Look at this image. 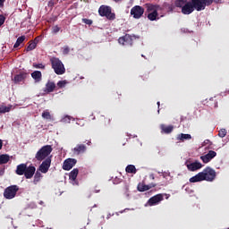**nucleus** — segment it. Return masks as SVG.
<instances>
[{
	"label": "nucleus",
	"instance_id": "nucleus-1",
	"mask_svg": "<svg viewBox=\"0 0 229 229\" xmlns=\"http://www.w3.org/2000/svg\"><path fill=\"white\" fill-rule=\"evenodd\" d=\"M51 153H53V147L51 145H45L35 155L38 162L43 161L38 168V171L43 173V174H46L49 171V167H51V158H53V156H50Z\"/></svg>",
	"mask_w": 229,
	"mask_h": 229
},
{
	"label": "nucleus",
	"instance_id": "nucleus-2",
	"mask_svg": "<svg viewBox=\"0 0 229 229\" xmlns=\"http://www.w3.org/2000/svg\"><path fill=\"white\" fill-rule=\"evenodd\" d=\"M50 63L52 65V69L57 74L58 76H62V74H65V66L64 65V63L57 58V57H52L50 58Z\"/></svg>",
	"mask_w": 229,
	"mask_h": 229
},
{
	"label": "nucleus",
	"instance_id": "nucleus-3",
	"mask_svg": "<svg viewBox=\"0 0 229 229\" xmlns=\"http://www.w3.org/2000/svg\"><path fill=\"white\" fill-rule=\"evenodd\" d=\"M194 10L199 12L198 0H191V2H186L182 7V13H183V15H191V13L194 12Z\"/></svg>",
	"mask_w": 229,
	"mask_h": 229
},
{
	"label": "nucleus",
	"instance_id": "nucleus-4",
	"mask_svg": "<svg viewBox=\"0 0 229 229\" xmlns=\"http://www.w3.org/2000/svg\"><path fill=\"white\" fill-rule=\"evenodd\" d=\"M98 13L101 17H106L108 21H115V13H112V7L108 5H101Z\"/></svg>",
	"mask_w": 229,
	"mask_h": 229
},
{
	"label": "nucleus",
	"instance_id": "nucleus-5",
	"mask_svg": "<svg viewBox=\"0 0 229 229\" xmlns=\"http://www.w3.org/2000/svg\"><path fill=\"white\" fill-rule=\"evenodd\" d=\"M17 192H19V187L17 185H11L4 189V198L5 199H13L17 196Z\"/></svg>",
	"mask_w": 229,
	"mask_h": 229
},
{
	"label": "nucleus",
	"instance_id": "nucleus-6",
	"mask_svg": "<svg viewBox=\"0 0 229 229\" xmlns=\"http://www.w3.org/2000/svg\"><path fill=\"white\" fill-rule=\"evenodd\" d=\"M202 175L204 176V181L214 182L216 176V170L210 166H208L202 171Z\"/></svg>",
	"mask_w": 229,
	"mask_h": 229
},
{
	"label": "nucleus",
	"instance_id": "nucleus-7",
	"mask_svg": "<svg viewBox=\"0 0 229 229\" xmlns=\"http://www.w3.org/2000/svg\"><path fill=\"white\" fill-rule=\"evenodd\" d=\"M131 15L133 19H140L144 15V7L140 5H135L131 9Z\"/></svg>",
	"mask_w": 229,
	"mask_h": 229
},
{
	"label": "nucleus",
	"instance_id": "nucleus-8",
	"mask_svg": "<svg viewBox=\"0 0 229 229\" xmlns=\"http://www.w3.org/2000/svg\"><path fill=\"white\" fill-rule=\"evenodd\" d=\"M160 201H164V194L159 193L157 194L153 197H151L148 202L147 205H148V207H155V205H158V203H160Z\"/></svg>",
	"mask_w": 229,
	"mask_h": 229
},
{
	"label": "nucleus",
	"instance_id": "nucleus-9",
	"mask_svg": "<svg viewBox=\"0 0 229 229\" xmlns=\"http://www.w3.org/2000/svg\"><path fill=\"white\" fill-rule=\"evenodd\" d=\"M185 165L188 169V171H191V173H194V171H198L199 169H201V167H203V164H201V162L196 160L195 162L192 163H189V161H187L185 163Z\"/></svg>",
	"mask_w": 229,
	"mask_h": 229
},
{
	"label": "nucleus",
	"instance_id": "nucleus-10",
	"mask_svg": "<svg viewBox=\"0 0 229 229\" xmlns=\"http://www.w3.org/2000/svg\"><path fill=\"white\" fill-rule=\"evenodd\" d=\"M216 157H217V153L214 150H209L208 154L200 157V160H202L204 164H208V162L216 158Z\"/></svg>",
	"mask_w": 229,
	"mask_h": 229
},
{
	"label": "nucleus",
	"instance_id": "nucleus-11",
	"mask_svg": "<svg viewBox=\"0 0 229 229\" xmlns=\"http://www.w3.org/2000/svg\"><path fill=\"white\" fill-rule=\"evenodd\" d=\"M78 161L75 158H68L65 159L64 164H63V169L64 171H71V169L76 165V163Z\"/></svg>",
	"mask_w": 229,
	"mask_h": 229
},
{
	"label": "nucleus",
	"instance_id": "nucleus-12",
	"mask_svg": "<svg viewBox=\"0 0 229 229\" xmlns=\"http://www.w3.org/2000/svg\"><path fill=\"white\" fill-rule=\"evenodd\" d=\"M157 187L156 183H149V184H144V182H140L138 184L137 190L139 191V192H146V191H149V189H153Z\"/></svg>",
	"mask_w": 229,
	"mask_h": 229
},
{
	"label": "nucleus",
	"instance_id": "nucleus-13",
	"mask_svg": "<svg viewBox=\"0 0 229 229\" xmlns=\"http://www.w3.org/2000/svg\"><path fill=\"white\" fill-rule=\"evenodd\" d=\"M36 171H37V168L35 166H33V165L27 166V168L25 169V174H24L25 178L27 180H31V178H33Z\"/></svg>",
	"mask_w": 229,
	"mask_h": 229
},
{
	"label": "nucleus",
	"instance_id": "nucleus-14",
	"mask_svg": "<svg viewBox=\"0 0 229 229\" xmlns=\"http://www.w3.org/2000/svg\"><path fill=\"white\" fill-rule=\"evenodd\" d=\"M28 72H20L19 74L14 75L13 81L14 83H21V81H24L28 78Z\"/></svg>",
	"mask_w": 229,
	"mask_h": 229
},
{
	"label": "nucleus",
	"instance_id": "nucleus-15",
	"mask_svg": "<svg viewBox=\"0 0 229 229\" xmlns=\"http://www.w3.org/2000/svg\"><path fill=\"white\" fill-rule=\"evenodd\" d=\"M87 151V146L85 144H77L75 148H72L73 155H83Z\"/></svg>",
	"mask_w": 229,
	"mask_h": 229
},
{
	"label": "nucleus",
	"instance_id": "nucleus-16",
	"mask_svg": "<svg viewBox=\"0 0 229 229\" xmlns=\"http://www.w3.org/2000/svg\"><path fill=\"white\" fill-rule=\"evenodd\" d=\"M199 4V11L201 12L207 8V6H210L212 3H214V0H197Z\"/></svg>",
	"mask_w": 229,
	"mask_h": 229
},
{
	"label": "nucleus",
	"instance_id": "nucleus-17",
	"mask_svg": "<svg viewBox=\"0 0 229 229\" xmlns=\"http://www.w3.org/2000/svg\"><path fill=\"white\" fill-rule=\"evenodd\" d=\"M55 89H56V84L54 81H48L46 84L44 92L47 94H51V92H55Z\"/></svg>",
	"mask_w": 229,
	"mask_h": 229
},
{
	"label": "nucleus",
	"instance_id": "nucleus-18",
	"mask_svg": "<svg viewBox=\"0 0 229 229\" xmlns=\"http://www.w3.org/2000/svg\"><path fill=\"white\" fill-rule=\"evenodd\" d=\"M27 167H28V165L26 164L18 165L15 170L16 174H18V176H22L26 173Z\"/></svg>",
	"mask_w": 229,
	"mask_h": 229
},
{
	"label": "nucleus",
	"instance_id": "nucleus-19",
	"mask_svg": "<svg viewBox=\"0 0 229 229\" xmlns=\"http://www.w3.org/2000/svg\"><path fill=\"white\" fill-rule=\"evenodd\" d=\"M198 182H205V177L203 176L202 172H199L195 176L190 178L191 183H196Z\"/></svg>",
	"mask_w": 229,
	"mask_h": 229
},
{
	"label": "nucleus",
	"instance_id": "nucleus-20",
	"mask_svg": "<svg viewBox=\"0 0 229 229\" xmlns=\"http://www.w3.org/2000/svg\"><path fill=\"white\" fill-rule=\"evenodd\" d=\"M160 130H161V133H165L166 135H169V133H173V130H174V126L161 124Z\"/></svg>",
	"mask_w": 229,
	"mask_h": 229
},
{
	"label": "nucleus",
	"instance_id": "nucleus-21",
	"mask_svg": "<svg viewBox=\"0 0 229 229\" xmlns=\"http://www.w3.org/2000/svg\"><path fill=\"white\" fill-rule=\"evenodd\" d=\"M42 178H44V175H42V172L37 170L36 173L34 174V179L32 181V183L34 185H38V183L42 182Z\"/></svg>",
	"mask_w": 229,
	"mask_h": 229
},
{
	"label": "nucleus",
	"instance_id": "nucleus-22",
	"mask_svg": "<svg viewBox=\"0 0 229 229\" xmlns=\"http://www.w3.org/2000/svg\"><path fill=\"white\" fill-rule=\"evenodd\" d=\"M131 40H133L130 34H126L125 36L119 38L118 42L124 46L125 44H131Z\"/></svg>",
	"mask_w": 229,
	"mask_h": 229
},
{
	"label": "nucleus",
	"instance_id": "nucleus-23",
	"mask_svg": "<svg viewBox=\"0 0 229 229\" xmlns=\"http://www.w3.org/2000/svg\"><path fill=\"white\" fill-rule=\"evenodd\" d=\"M111 122H112V119H110V117H106L105 115H101L99 117L100 124H102V126H105L106 128L110 126Z\"/></svg>",
	"mask_w": 229,
	"mask_h": 229
},
{
	"label": "nucleus",
	"instance_id": "nucleus-24",
	"mask_svg": "<svg viewBox=\"0 0 229 229\" xmlns=\"http://www.w3.org/2000/svg\"><path fill=\"white\" fill-rule=\"evenodd\" d=\"M31 78L35 80L36 83L42 81V72L35 71L31 73Z\"/></svg>",
	"mask_w": 229,
	"mask_h": 229
},
{
	"label": "nucleus",
	"instance_id": "nucleus-25",
	"mask_svg": "<svg viewBox=\"0 0 229 229\" xmlns=\"http://www.w3.org/2000/svg\"><path fill=\"white\" fill-rule=\"evenodd\" d=\"M192 136L191 134H183L181 133L177 136V140H181V142H185V140H191Z\"/></svg>",
	"mask_w": 229,
	"mask_h": 229
},
{
	"label": "nucleus",
	"instance_id": "nucleus-26",
	"mask_svg": "<svg viewBox=\"0 0 229 229\" xmlns=\"http://www.w3.org/2000/svg\"><path fill=\"white\" fill-rule=\"evenodd\" d=\"M8 162H10V156L7 154L0 155V165H3V164H8Z\"/></svg>",
	"mask_w": 229,
	"mask_h": 229
},
{
	"label": "nucleus",
	"instance_id": "nucleus-27",
	"mask_svg": "<svg viewBox=\"0 0 229 229\" xmlns=\"http://www.w3.org/2000/svg\"><path fill=\"white\" fill-rule=\"evenodd\" d=\"M78 173H80V170H78V168H74L73 170L71 171L70 174H69V178L74 182L76 180V178H78Z\"/></svg>",
	"mask_w": 229,
	"mask_h": 229
},
{
	"label": "nucleus",
	"instance_id": "nucleus-28",
	"mask_svg": "<svg viewBox=\"0 0 229 229\" xmlns=\"http://www.w3.org/2000/svg\"><path fill=\"white\" fill-rule=\"evenodd\" d=\"M24 40H26V36H21L17 38L14 46H13V48L14 49H17V47H19V46H21V44H22V42H24Z\"/></svg>",
	"mask_w": 229,
	"mask_h": 229
},
{
	"label": "nucleus",
	"instance_id": "nucleus-29",
	"mask_svg": "<svg viewBox=\"0 0 229 229\" xmlns=\"http://www.w3.org/2000/svg\"><path fill=\"white\" fill-rule=\"evenodd\" d=\"M148 21H157V18L158 17V11H154L153 13H148Z\"/></svg>",
	"mask_w": 229,
	"mask_h": 229
},
{
	"label": "nucleus",
	"instance_id": "nucleus-30",
	"mask_svg": "<svg viewBox=\"0 0 229 229\" xmlns=\"http://www.w3.org/2000/svg\"><path fill=\"white\" fill-rule=\"evenodd\" d=\"M33 49H37V42L35 41H30L29 42V46L27 47V48L25 49V51L30 52V51H33Z\"/></svg>",
	"mask_w": 229,
	"mask_h": 229
},
{
	"label": "nucleus",
	"instance_id": "nucleus-31",
	"mask_svg": "<svg viewBox=\"0 0 229 229\" xmlns=\"http://www.w3.org/2000/svg\"><path fill=\"white\" fill-rule=\"evenodd\" d=\"M126 173H130L131 174H135L137 173V168H135V165H129L125 168Z\"/></svg>",
	"mask_w": 229,
	"mask_h": 229
},
{
	"label": "nucleus",
	"instance_id": "nucleus-32",
	"mask_svg": "<svg viewBox=\"0 0 229 229\" xmlns=\"http://www.w3.org/2000/svg\"><path fill=\"white\" fill-rule=\"evenodd\" d=\"M41 117L43 119H47V121H51L53 119V117L51 116V113H49V110H45L42 113Z\"/></svg>",
	"mask_w": 229,
	"mask_h": 229
},
{
	"label": "nucleus",
	"instance_id": "nucleus-33",
	"mask_svg": "<svg viewBox=\"0 0 229 229\" xmlns=\"http://www.w3.org/2000/svg\"><path fill=\"white\" fill-rule=\"evenodd\" d=\"M147 12L148 13H153V12H158V11L157 10V5L148 4H147Z\"/></svg>",
	"mask_w": 229,
	"mask_h": 229
},
{
	"label": "nucleus",
	"instance_id": "nucleus-34",
	"mask_svg": "<svg viewBox=\"0 0 229 229\" xmlns=\"http://www.w3.org/2000/svg\"><path fill=\"white\" fill-rule=\"evenodd\" d=\"M12 110V106H0V114H6Z\"/></svg>",
	"mask_w": 229,
	"mask_h": 229
},
{
	"label": "nucleus",
	"instance_id": "nucleus-35",
	"mask_svg": "<svg viewBox=\"0 0 229 229\" xmlns=\"http://www.w3.org/2000/svg\"><path fill=\"white\" fill-rule=\"evenodd\" d=\"M187 3V0H176L175 6L177 8H183L184 4Z\"/></svg>",
	"mask_w": 229,
	"mask_h": 229
},
{
	"label": "nucleus",
	"instance_id": "nucleus-36",
	"mask_svg": "<svg viewBox=\"0 0 229 229\" xmlns=\"http://www.w3.org/2000/svg\"><path fill=\"white\" fill-rule=\"evenodd\" d=\"M226 129H221L219 131H218V137H220L221 139H224V137H226Z\"/></svg>",
	"mask_w": 229,
	"mask_h": 229
},
{
	"label": "nucleus",
	"instance_id": "nucleus-37",
	"mask_svg": "<svg viewBox=\"0 0 229 229\" xmlns=\"http://www.w3.org/2000/svg\"><path fill=\"white\" fill-rule=\"evenodd\" d=\"M67 84V81H59L57 82L58 89H64L65 88V85Z\"/></svg>",
	"mask_w": 229,
	"mask_h": 229
},
{
	"label": "nucleus",
	"instance_id": "nucleus-38",
	"mask_svg": "<svg viewBox=\"0 0 229 229\" xmlns=\"http://www.w3.org/2000/svg\"><path fill=\"white\" fill-rule=\"evenodd\" d=\"M69 53H71V48L69 46H64L63 47V55H69Z\"/></svg>",
	"mask_w": 229,
	"mask_h": 229
},
{
	"label": "nucleus",
	"instance_id": "nucleus-39",
	"mask_svg": "<svg viewBox=\"0 0 229 229\" xmlns=\"http://www.w3.org/2000/svg\"><path fill=\"white\" fill-rule=\"evenodd\" d=\"M33 67L35 69H46V65L43 64H33Z\"/></svg>",
	"mask_w": 229,
	"mask_h": 229
},
{
	"label": "nucleus",
	"instance_id": "nucleus-40",
	"mask_svg": "<svg viewBox=\"0 0 229 229\" xmlns=\"http://www.w3.org/2000/svg\"><path fill=\"white\" fill-rule=\"evenodd\" d=\"M82 22H84V24H88V26L92 25V20H89L87 18L82 19Z\"/></svg>",
	"mask_w": 229,
	"mask_h": 229
},
{
	"label": "nucleus",
	"instance_id": "nucleus-41",
	"mask_svg": "<svg viewBox=\"0 0 229 229\" xmlns=\"http://www.w3.org/2000/svg\"><path fill=\"white\" fill-rule=\"evenodd\" d=\"M4 21H6V17H4L3 14H0V28L3 26V24H4Z\"/></svg>",
	"mask_w": 229,
	"mask_h": 229
},
{
	"label": "nucleus",
	"instance_id": "nucleus-42",
	"mask_svg": "<svg viewBox=\"0 0 229 229\" xmlns=\"http://www.w3.org/2000/svg\"><path fill=\"white\" fill-rule=\"evenodd\" d=\"M62 123H71V116L66 115L64 118H62Z\"/></svg>",
	"mask_w": 229,
	"mask_h": 229
},
{
	"label": "nucleus",
	"instance_id": "nucleus-43",
	"mask_svg": "<svg viewBox=\"0 0 229 229\" xmlns=\"http://www.w3.org/2000/svg\"><path fill=\"white\" fill-rule=\"evenodd\" d=\"M130 191V188L128 187V185H125L124 188H123V192L125 194V196H130V193H128Z\"/></svg>",
	"mask_w": 229,
	"mask_h": 229
},
{
	"label": "nucleus",
	"instance_id": "nucleus-44",
	"mask_svg": "<svg viewBox=\"0 0 229 229\" xmlns=\"http://www.w3.org/2000/svg\"><path fill=\"white\" fill-rule=\"evenodd\" d=\"M58 31H60V27H58V25H55L52 28L53 33H58Z\"/></svg>",
	"mask_w": 229,
	"mask_h": 229
},
{
	"label": "nucleus",
	"instance_id": "nucleus-45",
	"mask_svg": "<svg viewBox=\"0 0 229 229\" xmlns=\"http://www.w3.org/2000/svg\"><path fill=\"white\" fill-rule=\"evenodd\" d=\"M4 3H6V0H0V8H4Z\"/></svg>",
	"mask_w": 229,
	"mask_h": 229
},
{
	"label": "nucleus",
	"instance_id": "nucleus-46",
	"mask_svg": "<svg viewBox=\"0 0 229 229\" xmlns=\"http://www.w3.org/2000/svg\"><path fill=\"white\" fill-rule=\"evenodd\" d=\"M86 144H87V146H90V144H92V141H90V140H86Z\"/></svg>",
	"mask_w": 229,
	"mask_h": 229
},
{
	"label": "nucleus",
	"instance_id": "nucleus-47",
	"mask_svg": "<svg viewBox=\"0 0 229 229\" xmlns=\"http://www.w3.org/2000/svg\"><path fill=\"white\" fill-rule=\"evenodd\" d=\"M32 42H37V44H38V37L35 38Z\"/></svg>",
	"mask_w": 229,
	"mask_h": 229
},
{
	"label": "nucleus",
	"instance_id": "nucleus-48",
	"mask_svg": "<svg viewBox=\"0 0 229 229\" xmlns=\"http://www.w3.org/2000/svg\"><path fill=\"white\" fill-rule=\"evenodd\" d=\"M0 149H3V140H0Z\"/></svg>",
	"mask_w": 229,
	"mask_h": 229
},
{
	"label": "nucleus",
	"instance_id": "nucleus-49",
	"mask_svg": "<svg viewBox=\"0 0 229 229\" xmlns=\"http://www.w3.org/2000/svg\"><path fill=\"white\" fill-rule=\"evenodd\" d=\"M114 3H122L123 0H113Z\"/></svg>",
	"mask_w": 229,
	"mask_h": 229
},
{
	"label": "nucleus",
	"instance_id": "nucleus-50",
	"mask_svg": "<svg viewBox=\"0 0 229 229\" xmlns=\"http://www.w3.org/2000/svg\"><path fill=\"white\" fill-rule=\"evenodd\" d=\"M157 106H158V107H160V102H157Z\"/></svg>",
	"mask_w": 229,
	"mask_h": 229
},
{
	"label": "nucleus",
	"instance_id": "nucleus-51",
	"mask_svg": "<svg viewBox=\"0 0 229 229\" xmlns=\"http://www.w3.org/2000/svg\"><path fill=\"white\" fill-rule=\"evenodd\" d=\"M43 203H44V202H43V201H41V202H40V205H42Z\"/></svg>",
	"mask_w": 229,
	"mask_h": 229
}]
</instances>
